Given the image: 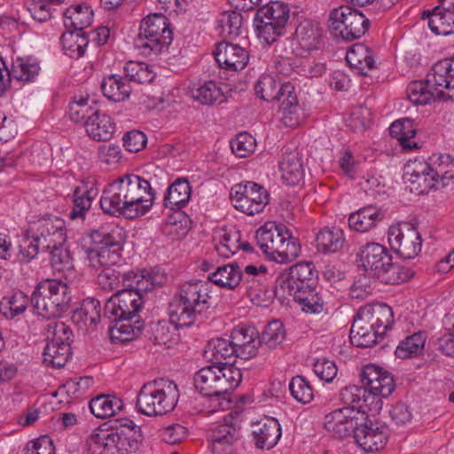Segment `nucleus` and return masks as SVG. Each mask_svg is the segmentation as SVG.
I'll list each match as a JSON object with an SVG mask.
<instances>
[{
    "label": "nucleus",
    "instance_id": "a211bd4d",
    "mask_svg": "<svg viewBox=\"0 0 454 454\" xmlns=\"http://www.w3.org/2000/svg\"><path fill=\"white\" fill-rule=\"evenodd\" d=\"M236 356L247 360L254 357L260 345V334L254 326L239 325L231 334Z\"/></svg>",
    "mask_w": 454,
    "mask_h": 454
},
{
    "label": "nucleus",
    "instance_id": "0e129e2a",
    "mask_svg": "<svg viewBox=\"0 0 454 454\" xmlns=\"http://www.w3.org/2000/svg\"><path fill=\"white\" fill-rule=\"evenodd\" d=\"M367 389L364 387H358L356 385L345 387L340 393V398L346 406L362 408L367 405Z\"/></svg>",
    "mask_w": 454,
    "mask_h": 454
},
{
    "label": "nucleus",
    "instance_id": "20e7f679",
    "mask_svg": "<svg viewBox=\"0 0 454 454\" xmlns=\"http://www.w3.org/2000/svg\"><path fill=\"white\" fill-rule=\"evenodd\" d=\"M111 431L98 428L88 440L91 454H129L142 443L141 429L133 420L122 418Z\"/></svg>",
    "mask_w": 454,
    "mask_h": 454
},
{
    "label": "nucleus",
    "instance_id": "864d4df0",
    "mask_svg": "<svg viewBox=\"0 0 454 454\" xmlns=\"http://www.w3.org/2000/svg\"><path fill=\"white\" fill-rule=\"evenodd\" d=\"M47 250L51 254V265L59 272L65 275L72 274L74 271V262L69 250L64 244L50 247Z\"/></svg>",
    "mask_w": 454,
    "mask_h": 454
},
{
    "label": "nucleus",
    "instance_id": "4d7b16f0",
    "mask_svg": "<svg viewBox=\"0 0 454 454\" xmlns=\"http://www.w3.org/2000/svg\"><path fill=\"white\" fill-rule=\"evenodd\" d=\"M28 298L21 291L14 293L10 297H4L0 303V310L7 318H14L22 314L27 309Z\"/></svg>",
    "mask_w": 454,
    "mask_h": 454
},
{
    "label": "nucleus",
    "instance_id": "7c9ffc66",
    "mask_svg": "<svg viewBox=\"0 0 454 454\" xmlns=\"http://www.w3.org/2000/svg\"><path fill=\"white\" fill-rule=\"evenodd\" d=\"M243 274L239 265L237 262L229 263L218 267L214 272L207 276L208 290L210 291V283H213L222 288L234 290L242 279ZM209 296H211L209 294ZM211 301H212V297Z\"/></svg>",
    "mask_w": 454,
    "mask_h": 454
},
{
    "label": "nucleus",
    "instance_id": "6e6d98bb",
    "mask_svg": "<svg viewBox=\"0 0 454 454\" xmlns=\"http://www.w3.org/2000/svg\"><path fill=\"white\" fill-rule=\"evenodd\" d=\"M47 343L71 344L73 332L64 322L52 320L44 326Z\"/></svg>",
    "mask_w": 454,
    "mask_h": 454
},
{
    "label": "nucleus",
    "instance_id": "ea45409f",
    "mask_svg": "<svg viewBox=\"0 0 454 454\" xmlns=\"http://www.w3.org/2000/svg\"><path fill=\"white\" fill-rule=\"evenodd\" d=\"M103 95L114 102H121L129 97L131 88L128 79L118 74L106 77L101 82Z\"/></svg>",
    "mask_w": 454,
    "mask_h": 454
},
{
    "label": "nucleus",
    "instance_id": "774afa93",
    "mask_svg": "<svg viewBox=\"0 0 454 454\" xmlns=\"http://www.w3.org/2000/svg\"><path fill=\"white\" fill-rule=\"evenodd\" d=\"M121 266L101 269L98 274L99 286L106 291H112L121 287L120 278L123 276Z\"/></svg>",
    "mask_w": 454,
    "mask_h": 454
},
{
    "label": "nucleus",
    "instance_id": "e2e57ef3",
    "mask_svg": "<svg viewBox=\"0 0 454 454\" xmlns=\"http://www.w3.org/2000/svg\"><path fill=\"white\" fill-rule=\"evenodd\" d=\"M294 300L301 305V310L305 313L319 314L324 311L325 303L315 286L301 294V296L296 295Z\"/></svg>",
    "mask_w": 454,
    "mask_h": 454
},
{
    "label": "nucleus",
    "instance_id": "bf43d9fd",
    "mask_svg": "<svg viewBox=\"0 0 454 454\" xmlns=\"http://www.w3.org/2000/svg\"><path fill=\"white\" fill-rule=\"evenodd\" d=\"M98 109L89 103L88 98L81 97L79 100H74L69 105V117L74 122H82L90 119L98 113Z\"/></svg>",
    "mask_w": 454,
    "mask_h": 454
},
{
    "label": "nucleus",
    "instance_id": "9b49d317",
    "mask_svg": "<svg viewBox=\"0 0 454 454\" xmlns=\"http://www.w3.org/2000/svg\"><path fill=\"white\" fill-rule=\"evenodd\" d=\"M289 18V8L281 2H270L259 8L254 19L257 36L265 43L272 44L284 35Z\"/></svg>",
    "mask_w": 454,
    "mask_h": 454
},
{
    "label": "nucleus",
    "instance_id": "49530a36",
    "mask_svg": "<svg viewBox=\"0 0 454 454\" xmlns=\"http://www.w3.org/2000/svg\"><path fill=\"white\" fill-rule=\"evenodd\" d=\"M122 406L121 399L109 395H98L90 402L91 413L100 419L114 416Z\"/></svg>",
    "mask_w": 454,
    "mask_h": 454
},
{
    "label": "nucleus",
    "instance_id": "1a4fd4ad",
    "mask_svg": "<svg viewBox=\"0 0 454 454\" xmlns=\"http://www.w3.org/2000/svg\"><path fill=\"white\" fill-rule=\"evenodd\" d=\"M241 380V370L231 363L203 367L194 375L196 389L208 397L225 395L238 387Z\"/></svg>",
    "mask_w": 454,
    "mask_h": 454
},
{
    "label": "nucleus",
    "instance_id": "4c0bfd02",
    "mask_svg": "<svg viewBox=\"0 0 454 454\" xmlns=\"http://www.w3.org/2000/svg\"><path fill=\"white\" fill-rule=\"evenodd\" d=\"M189 94L194 100L207 106H211L215 103L221 104L225 100L222 89L214 81H207L202 84L190 87Z\"/></svg>",
    "mask_w": 454,
    "mask_h": 454
},
{
    "label": "nucleus",
    "instance_id": "4468645a",
    "mask_svg": "<svg viewBox=\"0 0 454 454\" xmlns=\"http://www.w3.org/2000/svg\"><path fill=\"white\" fill-rule=\"evenodd\" d=\"M230 198L234 207L247 215L261 213L270 201L267 190L262 185L250 181L233 185Z\"/></svg>",
    "mask_w": 454,
    "mask_h": 454
},
{
    "label": "nucleus",
    "instance_id": "09e8293b",
    "mask_svg": "<svg viewBox=\"0 0 454 454\" xmlns=\"http://www.w3.org/2000/svg\"><path fill=\"white\" fill-rule=\"evenodd\" d=\"M413 274L414 272L411 269L394 263L391 258L388 265L384 266L375 278L386 285H398L409 280Z\"/></svg>",
    "mask_w": 454,
    "mask_h": 454
},
{
    "label": "nucleus",
    "instance_id": "c85d7f7f",
    "mask_svg": "<svg viewBox=\"0 0 454 454\" xmlns=\"http://www.w3.org/2000/svg\"><path fill=\"white\" fill-rule=\"evenodd\" d=\"M224 421V424L215 427L210 434L212 450L216 454L225 452L241 436L239 428L232 425L226 418Z\"/></svg>",
    "mask_w": 454,
    "mask_h": 454
},
{
    "label": "nucleus",
    "instance_id": "5fc2aeb1",
    "mask_svg": "<svg viewBox=\"0 0 454 454\" xmlns=\"http://www.w3.org/2000/svg\"><path fill=\"white\" fill-rule=\"evenodd\" d=\"M285 338L284 325L278 320H274L265 326L260 335V345L265 346L269 349H275L283 343Z\"/></svg>",
    "mask_w": 454,
    "mask_h": 454
},
{
    "label": "nucleus",
    "instance_id": "680f3d73",
    "mask_svg": "<svg viewBox=\"0 0 454 454\" xmlns=\"http://www.w3.org/2000/svg\"><path fill=\"white\" fill-rule=\"evenodd\" d=\"M425 341L426 338L423 333H413L399 343L395 354L402 359L411 357L423 349Z\"/></svg>",
    "mask_w": 454,
    "mask_h": 454
},
{
    "label": "nucleus",
    "instance_id": "ddd939ff",
    "mask_svg": "<svg viewBox=\"0 0 454 454\" xmlns=\"http://www.w3.org/2000/svg\"><path fill=\"white\" fill-rule=\"evenodd\" d=\"M369 25V20L361 12L341 5L331 12L328 27L334 37L353 41L363 36Z\"/></svg>",
    "mask_w": 454,
    "mask_h": 454
},
{
    "label": "nucleus",
    "instance_id": "393cba45",
    "mask_svg": "<svg viewBox=\"0 0 454 454\" xmlns=\"http://www.w3.org/2000/svg\"><path fill=\"white\" fill-rule=\"evenodd\" d=\"M97 194L98 190L95 187V181L91 178L82 180L73 192L74 205L69 213L70 219H84Z\"/></svg>",
    "mask_w": 454,
    "mask_h": 454
},
{
    "label": "nucleus",
    "instance_id": "37998d69",
    "mask_svg": "<svg viewBox=\"0 0 454 454\" xmlns=\"http://www.w3.org/2000/svg\"><path fill=\"white\" fill-rule=\"evenodd\" d=\"M316 243L317 250L324 254L336 253L345 243L343 231L338 227L325 228L317 233Z\"/></svg>",
    "mask_w": 454,
    "mask_h": 454
},
{
    "label": "nucleus",
    "instance_id": "338daca9",
    "mask_svg": "<svg viewBox=\"0 0 454 454\" xmlns=\"http://www.w3.org/2000/svg\"><path fill=\"white\" fill-rule=\"evenodd\" d=\"M292 396L301 403H309L313 400L314 391L309 382L302 376L297 375L289 383Z\"/></svg>",
    "mask_w": 454,
    "mask_h": 454
},
{
    "label": "nucleus",
    "instance_id": "c9c22d12",
    "mask_svg": "<svg viewBox=\"0 0 454 454\" xmlns=\"http://www.w3.org/2000/svg\"><path fill=\"white\" fill-rule=\"evenodd\" d=\"M192 186L185 178H177L168 188L167 194L164 197L165 207L172 210L180 209L190 200Z\"/></svg>",
    "mask_w": 454,
    "mask_h": 454
},
{
    "label": "nucleus",
    "instance_id": "052dcab7",
    "mask_svg": "<svg viewBox=\"0 0 454 454\" xmlns=\"http://www.w3.org/2000/svg\"><path fill=\"white\" fill-rule=\"evenodd\" d=\"M242 20V15L234 11L222 13L218 20L221 34L231 39L236 38L240 35Z\"/></svg>",
    "mask_w": 454,
    "mask_h": 454
},
{
    "label": "nucleus",
    "instance_id": "2eb2a0df",
    "mask_svg": "<svg viewBox=\"0 0 454 454\" xmlns=\"http://www.w3.org/2000/svg\"><path fill=\"white\" fill-rule=\"evenodd\" d=\"M391 249L403 259H412L421 251L422 239L417 228L409 223L391 226L388 230Z\"/></svg>",
    "mask_w": 454,
    "mask_h": 454
},
{
    "label": "nucleus",
    "instance_id": "13d9d810",
    "mask_svg": "<svg viewBox=\"0 0 454 454\" xmlns=\"http://www.w3.org/2000/svg\"><path fill=\"white\" fill-rule=\"evenodd\" d=\"M126 77L129 81L137 83H149L153 81L156 74L145 63L129 61L124 67Z\"/></svg>",
    "mask_w": 454,
    "mask_h": 454
},
{
    "label": "nucleus",
    "instance_id": "9d476101",
    "mask_svg": "<svg viewBox=\"0 0 454 454\" xmlns=\"http://www.w3.org/2000/svg\"><path fill=\"white\" fill-rule=\"evenodd\" d=\"M35 312L45 318H56L67 310L71 295L69 287L60 280L40 282L31 296Z\"/></svg>",
    "mask_w": 454,
    "mask_h": 454
},
{
    "label": "nucleus",
    "instance_id": "cd10ccee",
    "mask_svg": "<svg viewBox=\"0 0 454 454\" xmlns=\"http://www.w3.org/2000/svg\"><path fill=\"white\" fill-rule=\"evenodd\" d=\"M101 306L98 300L86 298L72 315V321L81 329L94 330L100 322Z\"/></svg>",
    "mask_w": 454,
    "mask_h": 454
},
{
    "label": "nucleus",
    "instance_id": "0eeeda50",
    "mask_svg": "<svg viewBox=\"0 0 454 454\" xmlns=\"http://www.w3.org/2000/svg\"><path fill=\"white\" fill-rule=\"evenodd\" d=\"M179 395L177 385L173 380L158 378L143 385L136 406L146 416H162L174 411Z\"/></svg>",
    "mask_w": 454,
    "mask_h": 454
},
{
    "label": "nucleus",
    "instance_id": "423d86ee",
    "mask_svg": "<svg viewBox=\"0 0 454 454\" xmlns=\"http://www.w3.org/2000/svg\"><path fill=\"white\" fill-rule=\"evenodd\" d=\"M255 238L261 250L271 261L286 263L300 255L301 246L282 223H265L257 230Z\"/></svg>",
    "mask_w": 454,
    "mask_h": 454
},
{
    "label": "nucleus",
    "instance_id": "69168bd1",
    "mask_svg": "<svg viewBox=\"0 0 454 454\" xmlns=\"http://www.w3.org/2000/svg\"><path fill=\"white\" fill-rule=\"evenodd\" d=\"M282 83L278 82L273 76L264 74L260 77L254 85V90L257 96L262 99L271 102L275 101L279 93L278 88Z\"/></svg>",
    "mask_w": 454,
    "mask_h": 454
},
{
    "label": "nucleus",
    "instance_id": "412c9836",
    "mask_svg": "<svg viewBox=\"0 0 454 454\" xmlns=\"http://www.w3.org/2000/svg\"><path fill=\"white\" fill-rule=\"evenodd\" d=\"M279 93L275 100L280 102L279 113L284 124L287 127H296L300 124V106L294 86L285 82L278 88Z\"/></svg>",
    "mask_w": 454,
    "mask_h": 454
},
{
    "label": "nucleus",
    "instance_id": "5701e85b",
    "mask_svg": "<svg viewBox=\"0 0 454 454\" xmlns=\"http://www.w3.org/2000/svg\"><path fill=\"white\" fill-rule=\"evenodd\" d=\"M358 255L362 267L374 277L384 266L388 265L392 258L384 246L375 242L360 247Z\"/></svg>",
    "mask_w": 454,
    "mask_h": 454
},
{
    "label": "nucleus",
    "instance_id": "f03ea898",
    "mask_svg": "<svg viewBox=\"0 0 454 454\" xmlns=\"http://www.w3.org/2000/svg\"><path fill=\"white\" fill-rule=\"evenodd\" d=\"M155 177L147 178L126 174L109 184L100 198L104 213L129 219L145 215L153 205L155 192L152 187Z\"/></svg>",
    "mask_w": 454,
    "mask_h": 454
},
{
    "label": "nucleus",
    "instance_id": "7ed1b4c3",
    "mask_svg": "<svg viewBox=\"0 0 454 454\" xmlns=\"http://www.w3.org/2000/svg\"><path fill=\"white\" fill-rule=\"evenodd\" d=\"M166 280L165 271L159 267L123 273L121 289L105 304V317L111 321L135 319V323L139 324L138 312L145 303L144 294L154 286H162Z\"/></svg>",
    "mask_w": 454,
    "mask_h": 454
},
{
    "label": "nucleus",
    "instance_id": "8fccbe9b",
    "mask_svg": "<svg viewBox=\"0 0 454 454\" xmlns=\"http://www.w3.org/2000/svg\"><path fill=\"white\" fill-rule=\"evenodd\" d=\"M171 31L168 19L160 13H153L144 18L141 21L139 33L144 36L161 37Z\"/></svg>",
    "mask_w": 454,
    "mask_h": 454
},
{
    "label": "nucleus",
    "instance_id": "f8f14e48",
    "mask_svg": "<svg viewBox=\"0 0 454 454\" xmlns=\"http://www.w3.org/2000/svg\"><path fill=\"white\" fill-rule=\"evenodd\" d=\"M316 272L310 262H300L288 270L281 272L277 278L274 287L275 297L282 303L289 297L296 295L315 286Z\"/></svg>",
    "mask_w": 454,
    "mask_h": 454
},
{
    "label": "nucleus",
    "instance_id": "473e14b6",
    "mask_svg": "<svg viewBox=\"0 0 454 454\" xmlns=\"http://www.w3.org/2000/svg\"><path fill=\"white\" fill-rule=\"evenodd\" d=\"M63 19L64 26L68 30L84 33L83 29L92 23L93 11L88 5L78 4L66 9Z\"/></svg>",
    "mask_w": 454,
    "mask_h": 454
},
{
    "label": "nucleus",
    "instance_id": "79ce46f5",
    "mask_svg": "<svg viewBox=\"0 0 454 454\" xmlns=\"http://www.w3.org/2000/svg\"><path fill=\"white\" fill-rule=\"evenodd\" d=\"M382 218L383 214L376 207L370 206L352 213L348 217V226L356 231L365 232Z\"/></svg>",
    "mask_w": 454,
    "mask_h": 454
},
{
    "label": "nucleus",
    "instance_id": "b1692460",
    "mask_svg": "<svg viewBox=\"0 0 454 454\" xmlns=\"http://www.w3.org/2000/svg\"><path fill=\"white\" fill-rule=\"evenodd\" d=\"M404 178L412 185L411 190H415L418 193L427 192L438 187L424 160L416 159L409 161L405 168Z\"/></svg>",
    "mask_w": 454,
    "mask_h": 454
},
{
    "label": "nucleus",
    "instance_id": "e433bc0d",
    "mask_svg": "<svg viewBox=\"0 0 454 454\" xmlns=\"http://www.w3.org/2000/svg\"><path fill=\"white\" fill-rule=\"evenodd\" d=\"M5 71L10 79H16L21 82H31L39 74L40 67L38 61L33 57L18 58L9 70L4 65L2 73ZM4 76V74H2ZM4 80V78L3 77Z\"/></svg>",
    "mask_w": 454,
    "mask_h": 454
},
{
    "label": "nucleus",
    "instance_id": "aec40b11",
    "mask_svg": "<svg viewBox=\"0 0 454 454\" xmlns=\"http://www.w3.org/2000/svg\"><path fill=\"white\" fill-rule=\"evenodd\" d=\"M214 55L219 67L227 70H242L249 60V54L245 48L227 42L219 43Z\"/></svg>",
    "mask_w": 454,
    "mask_h": 454
},
{
    "label": "nucleus",
    "instance_id": "39448f33",
    "mask_svg": "<svg viewBox=\"0 0 454 454\" xmlns=\"http://www.w3.org/2000/svg\"><path fill=\"white\" fill-rule=\"evenodd\" d=\"M26 239L20 246L19 261L24 263L35 258L39 250L64 244L67 240L65 221L56 215H48L30 223Z\"/></svg>",
    "mask_w": 454,
    "mask_h": 454
},
{
    "label": "nucleus",
    "instance_id": "bb28decb",
    "mask_svg": "<svg viewBox=\"0 0 454 454\" xmlns=\"http://www.w3.org/2000/svg\"><path fill=\"white\" fill-rule=\"evenodd\" d=\"M282 179L287 185L299 184L304 177V168L301 153L298 150L286 149L279 161Z\"/></svg>",
    "mask_w": 454,
    "mask_h": 454
},
{
    "label": "nucleus",
    "instance_id": "a878e982",
    "mask_svg": "<svg viewBox=\"0 0 454 454\" xmlns=\"http://www.w3.org/2000/svg\"><path fill=\"white\" fill-rule=\"evenodd\" d=\"M428 18V27L435 35H448L454 33V0L448 7L426 11L423 17Z\"/></svg>",
    "mask_w": 454,
    "mask_h": 454
},
{
    "label": "nucleus",
    "instance_id": "c756f323",
    "mask_svg": "<svg viewBox=\"0 0 454 454\" xmlns=\"http://www.w3.org/2000/svg\"><path fill=\"white\" fill-rule=\"evenodd\" d=\"M425 162L438 187L446 186L454 178V159L450 154H433Z\"/></svg>",
    "mask_w": 454,
    "mask_h": 454
},
{
    "label": "nucleus",
    "instance_id": "58836bf2",
    "mask_svg": "<svg viewBox=\"0 0 454 454\" xmlns=\"http://www.w3.org/2000/svg\"><path fill=\"white\" fill-rule=\"evenodd\" d=\"M383 336L356 315L349 336L353 345L360 348H369L377 343L379 337L382 338Z\"/></svg>",
    "mask_w": 454,
    "mask_h": 454
},
{
    "label": "nucleus",
    "instance_id": "603ef678",
    "mask_svg": "<svg viewBox=\"0 0 454 454\" xmlns=\"http://www.w3.org/2000/svg\"><path fill=\"white\" fill-rule=\"evenodd\" d=\"M407 97L414 105H427L436 98H442L427 84V80L411 82L407 87Z\"/></svg>",
    "mask_w": 454,
    "mask_h": 454
},
{
    "label": "nucleus",
    "instance_id": "72a5a7b5",
    "mask_svg": "<svg viewBox=\"0 0 454 454\" xmlns=\"http://www.w3.org/2000/svg\"><path fill=\"white\" fill-rule=\"evenodd\" d=\"M346 61L362 75H366L369 70L375 67L372 50L364 43L354 44L347 51Z\"/></svg>",
    "mask_w": 454,
    "mask_h": 454
},
{
    "label": "nucleus",
    "instance_id": "6e6552de",
    "mask_svg": "<svg viewBox=\"0 0 454 454\" xmlns=\"http://www.w3.org/2000/svg\"><path fill=\"white\" fill-rule=\"evenodd\" d=\"M91 242L99 246L87 250L90 267L99 270L121 266L123 243L122 231L119 227H100L89 234Z\"/></svg>",
    "mask_w": 454,
    "mask_h": 454
},
{
    "label": "nucleus",
    "instance_id": "6ab92c4d",
    "mask_svg": "<svg viewBox=\"0 0 454 454\" xmlns=\"http://www.w3.org/2000/svg\"><path fill=\"white\" fill-rule=\"evenodd\" d=\"M356 316L382 335L394 324L392 308L386 303L367 304L359 309Z\"/></svg>",
    "mask_w": 454,
    "mask_h": 454
},
{
    "label": "nucleus",
    "instance_id": "de8ad7c7",
    "mask_svg": "<svg viewBox=\"0 0 454 454\" xmlns=\"http://www.w3.org/2000/svg\"><path fill=\"white\" fill-rule=\"evenodd\" d=\"M60 40L65 53L72 59L82 57L89 43V39L85 33L72 30L63 33Z\"/></svg>",
    "mask_w": 454,
    "mask_h": 454
},
{
    "label": "nucleus",
    "instance_id": "f257e3e1",
    "mask_svg": "<svg viewBox=\"0 0 454 454\" xmlns=\"http://www.w3.org/2000/svg\"><path fill=\"white\" fill-rule=\"evenodd\" d=\"M208 284L202 280L183 284L169 303V320L151 322L148 337L155 344L169 348L176 340L177 328L192 325L211 307Z\"/></svg>",
    "mask_w": 454,
    "mask_h": 454
},
{
    "label": "nucleus",
    "instance_id": "4be33fe9",
    "mask_svg": "<svg viewBox=\"0 0 454 454\" xmlns=\"http://www.w3.org/2000/svg\"><path fill=\"white\" fill-rule=\"evenodd\" d=\"M281 434L278 420L274 418H266L254 424L252 441L257 449L270 450L277 445Z\"/></svg>",
    "mask_w": 454,
    "mask_h": 454
},
{
    "label": "nucleus",
    "instance_id": "f704fd0d",
    "mask_svg": "<svg viewBox=\"0 0 454 454\" xmlns=\"http://www.w3.org/2000/svg\"><path fill=\"white\" fill-rule=\"evenodd\" d=\"M85 129L92 139L108 141L115 131V123L109 115L98 110L90 121H85Z\"/></svg>",
    "mask_w": 454,
    "mask_h": 454
},
{
    "label": "nucleus",
    "instance_id": "a18cd8bd",
    "mask_svg": "<svg viewBox=\"0 0 454 454\" xmlns=\"http://www.w3.org/2000/svg\"><path fill=\"white\" fill-rule=\"evenodd\" d=\"M391 137L396 138L405 150L419 148L418 144L412 140L416 135L413 121L409 118L394 121L390 128Z\"/></svg>",
    "mask_w": 454,
    "mask_h": 454
},
{
    "label": "nucleus",
    "instance_id": "dca6fc26",
    "mask_svg": "<svg viewBox=\"0 0 454 454\" xmlns=\"http://www.w3.org/2000/svg\"><path fill=\"white\" fill-rule=\"evenodd\" d=\"M358 410L344 406L326 414L324 427L333 437L342 439L354 434L358 424Z\"/></svg>",
    "mask_w": 454,
    "mask_h": 454
},
{
    "label": "nucleus",
    "instance_id": "2f4dec72",
    "mask_svg": "<svg viewBox=\"0 0 454 454\" xmlns=\"http://www.w3.org/2000/svg\"><path fill=\"white\" fill-rule=\"evenodd\" d=\"M294 36L301 48L309 52L319 48L322 28L317 21L304 20L297 26Z\"/></svg>",
    "mask_w": 454,
    "mask_h": 454
},
{
    "label": "nucleus",
    "instance_id": "a19ab883",
    "mask_svg": "<svg viewBox=\"0 0 454 454\" xmlns=\"http://www.w3.org/2000/svg\"><path fill=\"white\" fill-rule=\"evenodd\" d=\"M204 356L215 365H223L226 363L223 362V360L236 356V353L231 340L216 338L207 342Z\"/></svg>",
    "mask_w": 454,
    "mask_h": 454
},
{
    "label": "nucleus",
    "instance_id": "3c124183",
    "mask_svg": "<svg viewBox=\"0 0 454 454\" xmlns=\"http://www.w3.org/2000/svg\"><path fill=\"white\" fill-rule=\"evenodd\" d=\"M71 355V344L46 343L43 353V363L54 368H61L67 363Z\"/></svg>",
    "mask_w": 454,
    "mask_h": 454
},
{
    "label": "nucleus",
    "instance_id": "c03bdc74",
    "mask_svg": "<svg viewBox=\"0 0 454 454\" xmlns=\"http://www.w3.org/2000/svg\"><path fill=\"white\" fill-rule=\"evenodd\" d=\"M172 31H167V35L161 37H150L144 36L141 33H138L135 38L134 44L143 55L152 56L161 53L164 50H167L172 42Z\"/></svg>",
    "mask_w": 454,
    "mask_h": 454
},
{
    "label": "nucleus",
    "instance_id": "f3484780",
    "mask_svg": "<svg viewBox=\"0 0 454 454\" xmlns=\"http://www.w3.org/2000/svg\"><path fill=\"white\" fill-rule=\"evenodd\" d=\"M361 380L369 395L387 397L395 388L391 373L375 364H367L363 368Z\"/></svg>",
    "mask_w": 454,
    "mask_h": 454
}]
</instances>
